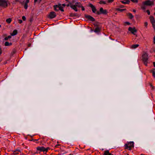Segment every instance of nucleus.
Segmentation results:
<instances>
[{
  "label": "nucleus",
  "instance_id": "24",
  "mask_svg": "<svg viewBox=\"0 0 155 155\" xmlns=\"http://www.w3.org/2000/svg\"><path fill=\"white\" fill-rule=\"evenodd\" d=\"M58 6L57 5H54V10H55L56 11H58L59 10L58 9H57V8H56L57 7H58Z\"/></svg>",
  "mask_w": 155,
  "mask_h": 155
},
{
  "label": "nucleus",
  "instance_id": "45",
  "mask_svg": "<svg viewBox=\"0 0 155 155\" xmlns=\"http://www.w3.org/2000/svg\"><path fill=\"white\" fill-rule=\"evenodd\" d=\"M18 154V153H13V154L15 155H17Z\"/></svg>",
  "mask_w": 155,
  "mask_h": 155
},
{
  "label": "nucleus",
  "instance_id": "55",
  "mask_svg": "<svg viewBox=\"0 0 155 155\" xmlns=\"http://www.w3.org/2000/svg\"><path fill=\"white\" fill-rule=\"evenodd\" d=\"M41 1L42 0H39V1H38V3L40 4L41 3Z\"/></svg>",
  "mask_w": 155,
  "mask_h": 155
},
{
  "label": "nucleus",
  "instance_id": "20",
  "mask_svg": "<svg viewBox=\"0 0 155 155\" xmlns=\"http://www.w3.org/2000/svg\"><path fill=\"white\" fill-rule=\"evenodd\" d=\"M12 21V18H9L8 19H7L6 20V22L8 23V24H9L10 23L11 21Z\"/></svg>",
  "mask_w": 155,
  "mask_h": 155
},
{
  "label": "nucleus",
  "instance_id": "59",
  "mask_svg": "<svg viewBox=\"0 0 155 155\" xmlns=\"http://www.w3.org/2000/svg\"><path fill=\"white\" fill-rule=\"evenodd\" d=\"M12 45V43L11 42L9 43V46L11 45Z\"/></svg>",
  "mask_w": 155,
  "mask_h": 155
},
{
  "label": "nucleus",
  "instance_id": "6",
  "mask_svg": "<svg viewBox=\"0 0 155 155\" xmlns=\"http://www.w3.org/2000/svg\"><path fill=\"white\" fill-rule=\"evenodd\" d=\"M0 6L6 8L8 6L7 2L5 0H0Z\"/></svg>",
  "mask_w": 155,
  "mask_h": 155
},
{
  "label": "nucleus",
  "instance_id": "15",
  "mask_svg": "<svg viewBox=\"0 0 155 155\" xmlns=\"http://www.w3.org/2000/svg\"><path fill=\"white\" fill-rule=\"evenodd\" d=\"M127 15L129 16V18L130 19H132L134 17V16L130 13H128L127 14Z\"/></svg>",
  "mask_w": 155,
  "mask_h": 155
},
{
  "label": "nucleus",
  "instance_id": "14",
  "mask_svg": "<svg viewBox=\"0 0 155 155\" xmlns=\"http://www.w3.org/2000/svg\"><path fill=\"white\" fill-rule=\"evenodd\" d=\"M101 28L99 27H97L95 29L94 31L95 32H99L100 31Z\"/></svg>",
  "mask_w": 155,
  "mask_h": 155
},
{
  "label": "nucleus",
  "instance_id": "22",
  "mask_svg": "<svg viewBox=\"0 0 155 155\" xmlns=\"http://www.w3.org/2000/svg\"><path fill=\"white\" fill-rule=\"evenodd\" d=\"M58 8H59V9H58L59 10H60L62 12L64 11V10L63 9V7H61V5L60 4L59 5Z\"/></svg>",
  "mask_w": 155,
  "mask_h": 155
},
{
  "label": "nucleus",
  "instance_id": "43",
  "mask_svg": "<svg viewBox=\"0 0 155 155\" xmlns=\"http://www.w3.org/2000/svg\"><path fill=\"white\" fill-rule=\"evenodd\" d=\"M8 38L7 37H5V38H4V40L5 41H7L8 40Z\"/></svg>",
  "mask_w": 155,
  "mask_h": 155
},
{
  "label": "nucleus",
  "instance_id": "23",
  "mask_svg": "<svg viewBox=\"0 0 155 155\" xmlns=\"http://www.w3.org/2000/svg\"><path fill=\"white\" fill-rule=\"evenodd\" d=\"M151 72H152L153 76L155 77V68H153L152 70L151 71Z\"/></svg>",
  "mask_w": 155,
  "mask_h": 155
},
{
  "label": "nucleus",
  "instance_id": "49",
  "mask_svg": "<svg viewBox=\"0 0 155 155\" xmlns=\"http://www.w3.org/2000/svg\"><path fill=\"white\" fill-rule=\"evenodd\" d=\"M29 0H26V1L25 3H29Z\"/></svg>",
  "mask_w": 155,
  "mask_h": 155
},
{
  "label": "nucleus",
  "instance_id": "5",
  "mask_svg": "<svg viewBox=\"0 0 155 155\" xmlns=\"http://www.w3.org/2000/svg\"><path fill=\"white\" fill-rule=\"evenodd\" d=\"M128 30L129 31H130L133 34L136 35V37L137 36V35H136L135 33H136L137 31V30L136 29L135 27H134L132 28L131 27H129Z\"/></svg>",
  "mask_w": 155,
  "mask_h": 155
},
{
  "label": "nucleus",
  "instance_id": "37",
  "mask_svg": "<svg viewBox=\"0 0 155 155\" xmlns=\"http://www.w3.org/2000/svg\"><path fill=\"white\" fill-rule=\"evenodd\" d=\"M125 23L127 24V25H130V22H128V21H126V22H125Z\"/></svg>",
  "mask_w": 155,
  "mask_h": 155
},
{
  "label": "nucleus",
  "instance_id": "50",
  "mask_svg": "<svg viewBox=\"0 0 155 155\" xmlns=\"http://www.w3.org/2000/svg\"><path fill=\"white\" fill-rule=\"evenodd\" d=\"M38 0H34V5L36 3V2L38 1Z\"/></svg>",
  "mask_w": 155,
  "mask_h": 155
},
{
  "label": "nucleus",
  "instance_id": "58",
  "mask_svg": "<svg viewBox=\"0 0 155 155\" xmlns=\"http://www.w3.org/2000/svg\"><path fill=\"white\" fill-rule=\"evenodd\" d=\"M31 45V44H29L28 45V47H30Z\"/></svg>",
  "mask_w": 155,
  "mask_h": 155
},
{
  "label": "nucleus",
  "instance_id": "38",
  "mask_svg": "<svg viewBox=\"0 0 155 155\" xmlns=\"http://www.w3.org/2000/svg\"><path fill=\"white\" fill-rule=\"evenodd\" d=\"M147 14L148 15H150V12L149 10H147Z\"/></svg>",
  "mask_w": 155,
  "mask_h": 155
},
{
  "label": "nucleus",
  "instance_id": "1",
  "mask_svg": "<svg viewBox=\"0 0 155 155\" xmlns=\"http://www.w3.org/2000/svg\"><path fill=\"white\" fill-rule=\"evenodd\" d=\"M142 57V61L145 66H147L149 59V57L148 54L146 52H144Z\"/></svg>",
  "mask_w": 155,
  "mask_h": 155
},
{
  "label": "nucleus",
  "instance_id": "9",
  "mask_svg": "<svg viewBox=\"0 0 155 155\" xmlns=\"http://www.w3.org/2000/svg\"><path fill=\"white\" fill-rule=\"evenodd\" d=\"M89 6L91 8L93 12L95 13L97 11V9L91 3H90L89 4Z\"/></svg>",
  "mask_w": 155,
  "mask_h": 155
},
{
  "label": "nucleus",
  "instance_id": "52",
  "mask_svg": "<svg viewBox=\"0 0 155 155\" xmlns=\"http://www.w3.org/2000/svg\"><path fill=\"white\" fill-rule=\"evenodd\" d=\"M145 26H147V22H145Z\"/></svg>",
  "mask_w": 155,
  "mask_h": 155
},
{
  "label": "nucleus",
  "instance_id": "32",
  "mask_svg": "<svg viewBox=\"0 0 155 155\" xmlns=\"http://www.w3.org/2000/svg\"><path fill=\"white\" fill-rule=\"evenodd\" d=\"M98 22H97L96 23L94 24L95 26H96L97 27H98L99 25H98Z\"/></svg>",
  "mask_w": 155,
  "mask_h": 155
},
{
  "label": "nucleus",
  "instance_id": "27",
  "mask_svg": "<svg viewBox=\"0 0 155 155\" xmlns=\"http://www.w3.org/2000/svg\"><path fill=\"white\" fill-rule=\"evenodd\" d=\"M24 7L25 9H27L28 8V3H25L24 5Z\"/></svg>",
  "mask_w": 155,
  "mask_h": 155
},
{
  "label": "nucleus",
  "instance_id": "31",
  "mask_svg": "<svg viewBox=\"0 0 155 155\" xmlns=\"http://www.w3.org/2000/svg\"><path fill=\"white\" fill-rule=\"evenodd\" d=\"M153 27L155 31V22L154 23H152Z\"/></svg>",
  "mask_w": 155,
  "mask_h": 155
},
{
  "label": "nucleus",
  "instance_id": "16",
  "mask_svg": "<svg viewBox=\"0 0 155 155\" xmlns=\"http://www.w3.org/2000/svg\"><path fill=\"white\" fill-rule=\"evenodd\" d=\"M104 155H112V154L109 152V150H107L105 151Z\"/></svg>",
  "mask_w": 155,
  "mask_h": 155
},
{
  "label": "nucleus",
  "instance_id": "62",
  "mask_svg": "<svg viewBox=\"0 0 155 155\" xmlns=\"http://www.w3.org/2000/svg\"><path fill=\"white\" fill-rule=\"evenodd\" d=\"M15 1L16 2H19V0H15Z\"/></svg>",
  "mask_w": 155,
  "mask_h": 155
},
{
  "label": "nucleus",
  "instance_id": "54",
  "mask_svg": "<svg viewBox=\"0 0 155 155\" xmlns=\"http://www.w3.org/2000/svg\"><path fill=\"white\" fill-rule=\"evenodd\" d=\"M62 5L64 7L65 6H66V5L65 4H63Z\"/></svg>",
  "mask_w": 155,
  "mask_h": 155
},
{
  "label": "nucleus",
  "instance_id": "28",
  "mask_svg": "<svg viewBox=\"0 0 155 155\" xmlns=\"http://www.w3.org/2000/svg\"><path fill=\"white\" fill-rule=\"evenodd\" d=\"M145 5H144L142 4V5L141 6V8L143 10H145L146 9Z\"/></svg>",
  "mask_w": 155,
  "mask_h": 155
},
{
  "label": "nucleus",
  "instance_id": "57",
  "mask_svg": "<svg viewBox=\"0 0 155 155\" xmlns=\"http://www.w3.org/2000/svg\"><path fill=\"white\" fill-rule=\"evenodd\" d=\"M66 5L67 7H68L69 6H70V3H69V4H67Z\"/></svg>",
  "mask_w": 155,
  "mask_h": 155
},
{
  "label": "nucleus",
  "instance_id": "3",
  "mask_svg": "<svg viewBox=\"0 0 155 155\" xmlns=\"http://www.w3.org/2000/svg\"><path fill=\"white\" fill-rule=\"evenodd\" d=\"M125 149H128L130 150L131 147H134V143L133 142H130L128 144H125Z\"/></svg>",
  "mask_w": 155,
  "mask_h": 155
},
{
  "label": "nucleus",
  "instance_id": "30",
  "mask_svg": "<svg viewBox=\"0 0 155 155\" xmlns=\"http://www.w3.org/2000/svg\"><path fill=\"white\" fill-rule=\"evenodd\" d=\"M5 46H9V43L8 41H6L5 42Z\"/></svg>",
  "mask_w": 155,
  "mask_h": 155
},
{
  "label": "nucleus",
  "instance_id": "46",
  "mask_svg": "<svg viewBox=\"0 0 155 155\" xmlns=\"http://www.w3.org/2000/svg\"><path fill=\"white\" fill-rule=\"evenodd\" d=\"M124 7V5H120V7H120V8H123Z\"/></svg>",
  "mask_w": 155,
  "mask_h": 155
},
{
  "label": "nucleus",
  "instance_id": "64",
  "mask_svg": "<svg viewBox=\"0 0 155 155\" xmlns=\"http://www.w3.org/2000/svg\"><path fill=\"white\" fill-rule=\"evenodd\" d=\"M20 3H21V4H23V3L21 2H19Z\"/></svg>",
  "mask_w": 155,
  "mask_h": 155
},
{
  "label": "nucleus",
  "instance_id": "34",
  "mask_svg": "<svg viewBox=\"0 0 155 155\" xmlns=\"http://www.w3.org/2000/svg\"><path fill=\"white\" fill-rule=\"evenodd\" d=\"M114 1V0H108L107 2L108 3H111Z\"/></svg>",
  "mask_w": 155,
  "mask_h": 155
},
{
  "label": "nucleus",
  "instance_id": "60",
  "mask_svg": "<svg viewBox=\"0 0 155 155\" xmlns=\"http://www.w3.org/2000/svg\"><path fill=\"white\" fill-rule=\"evenodd\" d=\"M133 12H136V10H135V9H133Z\"/></svg>",
  "mask_w": 155,
  "mask_h": 155
},
{
  "label": "nucleus",
  "instance_id": "40",
  "mask_svg": "<svg viewBox=\"0 0 155 155\" xmlns=\"http://www.w3.org/2000/svg\"><path fill=\"white\" fill-rule=\"evenodd\" d=\"M33 20V18H32V17H31V18H30V20H29V21H30L31 22Z\"/></svg>",
  "mask_w": 155,
  "mask_h": 155
},
{
  "label": "nucleus",
  "instance_id": "39",
  "mask_svg": "<svg viewBox=\"0 0 155 155\" xmlns=\"http://www.w3.org/2000/svg\"><path fill=\"white\" fill-rule=\"evenodd\" d=\"M18 22L20 24H21L22 22V21L21 20H18Z\"/></svg>",
  "mask_w": 155,
  "mask_h": 155
},
{
  "label": "nucleus",
  "instance_id": "56",
  "mask_svg": "<svg viewBox=\"0 0 155 155\" xmlns=\"http://www.w3.org/2000/svg\"><path fill=\"white\" fill-rule=\"evenodd\" d=\"M153 66L154 67H155V62H153Z\"/></svg>",
  "mask_w": 155,
  "mask_h": 155
},
{
  "label": "nucleus",
  "instance_id": "11",
  "mask_svg": "<svg viewBox=\"0 0 155 155\" xmlns=\"http://www.w3.org/2000/svg\"><path fill=\"white\" fill-rule=\"evenodd\" d=\"M37 149L38 150H39L41 152V151L44 152V151H45V148L43 147H37Z\"/></svg>",
  "mask_w": 155,
  "mask_h": 155
},
{
  "label": "nucleus",
  "instance_id": "51",
  "mask_svg": "<svg viewBox=\"0 0 155 155\" xmlns=\"http://www.w3.org/2000/svg\"><path fill=\"white\" fill-rule=\"evenodd\" d=\"M60 145V144H58L56 145V146H55V147H58V146H59Z\"/></svg>",
  "mask_w": 155,
  "mask_h": 155
},
{
  "label": "nucleus",
  "instance_id": "8",
  "mask_svg": "<svg viewBox=\"0 0 155 155\" xmlns=\"http://www.w3.org/2000/svg\"><path fill=\"white\" fill-rule=\"evenodd\" d=\"M84 16L87 19L89 20H90L91 21H95V19L91 15L85 14L84 15Z\"/></svg>",
  "mask_w": 155,
  "mask_h": 155
},
{
  "label": "nucleus",
  "instance_id": "47",
  "mask_svg": "<svg viewBox=\"0 0 155 155\" xmlns=\"http://www.w3.org/2000/svg\"><path fill=\"white\" fill-rule=\"evenodd\" d=\"M2 50L1 48L0 47V55L2 54Z\"/></svg>",
  "mask_w": 155,
  "mask_h": 155
},
{
  "label": "nucleus",
  "instance_id": "41",
  "mask_svg": "<svg viewBox=\"0 0 155 155\" xmlns=\"http://www.w3.org/2000/svg\"><path fill=\"white\" fill-rule=\"evenodd\" d=\"M16 151H18V152H20V150H19V149H17L15 151H14V153H15V152Z\"/></svg>",
  "mask_w": 155,
  "mask_h": 155
},
{
  "label": "nucleus",
  "instance_id": "13",
  "mask_svg": "<svg viewBox=\"0 0 155 155\" xmlns=\"http://www.w3.org/2000/svg\"><path fill=\"white\" fill-rule=\"evenodd\" d=\"M17 33L18 31L17 30H15L13 31L12 33H11V36H14L16 35L17 34Z\"/></svg>",
  "mask_w": 155,
  "mask_h": 155
},
{
  "label": "nucleus",
  "instance_id": "2",
  "mask_svg": "<svg viewBox=\"0 0 155 155\" xmlns=\"http://www.w3.org/2000/svg\"><path fill=\"white\" fill-rule=\"evenodd\" d=\"M142 4L146 6H151L154 5V2L153 1H150V0H146V1L143 2H142Z\"/></svg>",
  "mask_w": 155,
  "mask_h": 155
},
{
  "label": "nucleus",
  "instance_id": "10",
  "mask_svg": "<svg viewBox=\"0 0 155 155\" xmlns=\"http://www.w3.org/2000/svg\"><path fill=\"white\" fill-rule=\"evenodd\" d=\"M70 7L74 9L75 11H78V9L77 8L76 6L75 5V4L74 5H73L71 2H70Z\"/></svg>",
  "mask_w": 155,
  "mask_h": 155
},
{
  "label": "nucleus",
  "instance_id": "44",
  "mask_svg": "<svg viewBox=\"0 0 155 155\" xmlns=\"http://www.w3.org/2000/svg\"><path fill=\"white\" fill-rule=\"evenodd\" d=\"M16 53V51H13L12 52V55H13L14 54H15Z\"/></svg>",
  "mask_w": 155,
  "mask_h": 155
},
{
  "label": "nucleus",
  "instance_id": "19",
  "mask_svg": "<svg viewBox=\"0 0 155 155\" xmlns=\"http://www.w3.org/2000/svg\"><path fill=\"white\" fill-rule=\"evenodd\" d=\"M116 10L117 11H120V12H123V11H126V8L123 9H121L119 8H116Z\"/></svg>",
  "mask_w": 155,
  "mask_h": 155
},
{
  "label": "nucleus",
  "instance_id": "21",
  "mask_svg": "<svg viewBox=\"0 0 155 155\" xmlns=\"http://www.w3.org/2000/svg\"><path fill=\"white\" fill-rule=\"evenodd\" d=\"M139 45L138 44L133 45L131 46V48H135L139 46Z\"/></svg>",
  "mask_w": 155,
  "mask_h": 155
},
{
  "label": "nucleus",
  "instance_id": "63",
  "mask_svg": "<svg viewBox=\"0 0 155 155\" xmlns=\"http://www.w3.org/2000/svg\"><path fill=\"white\" fill-rule=\"evenodd\" d=\"M152 87V89H154V87L153 86V87Z\"/></svg>",
  "mask_w": 155,
  "mask_h": 155
},
{
  "label": "nucleus",
  "instance_id": "29",
  "mask_svg": "<svg viewBox=\"0 0 155 155\" xmlns=\"http://www.w3.org/2000/svg\"><path fill=\"white\" fill-rule=\"evenodd\" d=\"M133 2L137 3L138 2V0H130Z\"/></svg>",
  "mask_w": 155,
  "mask_h": 155
},
{
  "label": "nucleus",
  "instance_id": "61",
  "mask_svg": "<svg viewBox=\"0 0 155 155\" xmlns=\"http://www.w3.org/2000/svg\"><path fill=\"white\" fill-rule=\"evenodd\" d=\"M150 86L151 87H153V85L151 83H150Z\"/></svg>",
  "mask_w": 155,
  "mask_h": 155
},
{
  "label": "nucleus",
  "instance_id": "12",
  "mask_svg": "<svg viewBox=\"0 0 155 155\" xmlns=\"http://www.w3.org/2000/svg\"><path fill=\"white\" fill-rule=\"evenodd\" d=\"M150 20L151 23L155 22V20L153 16H151L150 17Z\"/></svg>",
  "mask_w": 155,
  "mask_h": 155
},
{
  "label": "nucleus",
  "instance_id": "4",
  "mask_svg": "<svg viewBox=\"0 0 155 155\" xmlns=\"http://www.w3.org/2000/svg\"><path fill=\"white\" fill-rule=\"evenodd\" d=\"M96 13L98 15H100L101 14L104 15H107V12L106 10H104L102 8H101L100 9V11H97Z\"/></svg>",
  "mask_w": 155,
  "mask_h": 155
},
{
  "label": "nucleus",
  "instance_id": "17",
  "mask_svg": "<svg viewBox=\"0 0 155 155\" xmlns=\"http://www.w3.org/2000/svg\"><path fill=\"white\" fill-rule=\"evenodd\" d=\"M75 5L78 8H80L82 6L80 2H76L75 3Z\"/></svg>",
  "mask_w": 155,
  "mask_h": 155
},
{
  "label": "nucleus",
  "instance_id": "48",
  "mask_svg": "<svg viewBox=\"0 0 155 155\" xmlns=\"http://www.w3.org/2000/svg\"><path fill=\"white\" fill-rule=\"evenodd\" d=\"M153 43L154 44H155V36L153 38Z\"/></svg>",
  "mask_w": 155,
  "mask_h": 155
},
{
  "label": "nucleus",
  "instance_id": "35",
  "mask_svg": "<svg viewBox=\"0 0 155 155\" xmlns=\"http://www.w3.org/2000/svg\"><path fill=\"white\" fill-rule=\"evenodd\" d=\"M22 19L24 21H25L26 18L25 16H23L22 17Z\"/></svg>",
  "mask_w": 155,
  "mask_h": 155
},
{
  "label": "nucleus",
  "instance_id": "36",
  "mask_svg": "<svg viewBox=\"0 0 155 155\" xmlns=\"http://www.w3.org/2000/svg\"><path fill=\"white\" fill-rule=\"evenodd\" d=\"M80 8H81V9H82V11H84L85 10L84 8L83 7V6L82 5Z\"/></svg>",
  "mask_w": 155,
  "mask_h": 155
},
{
  "label": "nucleus",
  "instance_id": "26",
  "mask_svg": "<svg viewBox=\"0 0 155 155\" xmlns=\"http://www.w3.org/2000/svg\"><path fill=\"white\" fill-rule=\"evenodd\" d=\"M121 2L122 3H123V4H129L130 3L129 2V1H127V2H126V1L124 2L123 1H121Z\"/></svg>",
  "mask_w": 155,
  "mask_h": 155
},
{
  "label": "nucleus",
  "instance_id": "42",
  "mask_svg": "<svg viewBox=\"0 0 155 155\" xmlns=\"http://www.w3.org/2000/svg\"><path fill=\"white\" fill-rule=\"evenodd\" d=\"M7 37L8 38V39H10L12 38V36L11 35H9Z\"/></svg>",
  "mask_w": 155,
  "mask_h": 155
},
{
  "label": "nucleus",
  "instance_id": "53",
  "mask_svg": "<svg viewBox=\"0 0 155 155\" xmlns=\"http://www.w3.org/2000/svg\"><path fill=\"white\" fill-rule=\"evenodd\" d=\"M7 36V35L6 34H4L3 35V37H5V36Z\"/></svg>",
  "mask_w": 155,
  "mask_h": 155
},
{
  "label": "nucleus",
  "instance_id": "25",
  "mask_svg": "<svg viewBox=\"0 0 155 155\" xmlns=\"http://www.w3.org/2000/svg\"><path fill=\"white\" fill-rule=\"evenodd\" d=\"M99 3L100 4H106V2H105V1H102V0H101V1H100L99 2Z\"/></svg>",
  "mask_w": 155,
  "mask_h": 155
},
{
  "label": "nucleus",
  "instance_id": "18",
  "mask_svg": "<svg viewBox=\"0 0 155 155\" xmlns=\"http://www.w3.org/2000/svg\"><path fill=\"white\" fill-rule=\"evenodd\" d=\"M70 16L71 17L76 16L78 17V15L77 14L71 13L70 14Z\"/></svg>",
  "mask_w": 155,
  "mask_h": 155
},
{
  "label": "nucleus",
  "instance_id": "33",
  "mask_svg": "<svg viewBox=\"0 0 155 155\" xmlns=\"http://www.w3.org/2000/svg\"><path fill=\"white\" fill-rule=\"evenodd\" d=\"M49 149H50V148L49 147H48L46 148H45V151L47 152V151H48V150Z\"/></svg>",
  "mask_w": 155,
  "mask_h": 155
},
{
  "label": "nucleus",
  "instance_id": "7",
  "mask_svg": "<svg viewBox=\"0 0 155 155\" xmlns=\"http://www.w3.org/2000/svg\"><path fill=\"white\" fill-rule=\"evenodd\" d=\"M56 16V13L54 12H51L48 16V17L50 19H52L55 17Z\"/></svg>",
  "mask_w": 155,
  "mask_h": 155
}]
</instances>
